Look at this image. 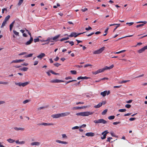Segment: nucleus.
Returning <instances> with one entry per match:
<instances>
[{"label": "nucleus", "mask_w": 147, "mask_h": 147, "mask_svg": "<svg viewBox=\"0 0 147 147\" xmlns=\"http://www.w3.org/2000/svg\"><path fill=\"white\" fill-rule=\"evenodd\" d=\"M94 112H90L88 111L80 112L77 113L76 115L78 116H88L89 115H92Z\"/></svg>", "instance_id": "obj_1"}, {"label": "nucleus", "mask_w": 147, "mask_h": 147, "mask_svg": "<svg viewBox=\"0 0 147 147\" xmlns=\"http://www.w3.org/2000/svg\"><path fill=\"white\" fill-rule=\"evenodd\" d=\"M93 122L95 123H102L103 124H106L107 122L106 120L102 119L94 120Z\"/></svg>", "instance_id": "obj_2"}, {"label": "nucleus", "mask_w": 147, "mask_h": 147, "mask_svg": "<svg viewBox=\"0 0 147 147\" xmlns=\"http://www.w3.org/2000/svg\"><path fill=\"white\" fill-rule=\"evenodd\" d=\"M15 83L16 85L20 87H21V86L24 87L28 85L29 84V82H27L23 83L21 82H19L18 83L15 82Z\"/></svg>", "instance_id": "obj_3"}, {"label": "nucleus", "mask_w": 147, "mask_h": 147, "mask_svg": "<svg viewBox=\"0 0 147 147\" xmlns=\"http://www.w3.org/2000/svg\"><path fill=\"white\" fill-rule=\"evenodd\" d=\"M105 49V47H103L100 49L95 51L93 52V54H99L101 53Z\"/></svg>", "instance_id": "obj_4"}, {"label": "nucleus", "mask_w": 147, "mask_h": 147, "mask_svg": "<svg viewBox=\"0 0 147 147\" xmlns=\"http://www.w3.org/2000/svg\"><path fill=\"white\" fill-rule=\"evenodd\" d=\"M85 32H84L83 33H79L77 34V33H76L75 32H72L71 33L70 35H68V37H74L76 38V37L78 36Z\"/></svg>", "instance_id": "obj_5"}, {"label": "nucleus", "mask_w": 147, "mask_h": 147, "mask_svg": "<svg viewBox=\"0 0 147 147\" xmlns=\"http://www.w3.org/2000/svg\"><path fill=\"white\" fill-rule=\"evenodd\" d=\"M109 133L107 130H106L102 132V135H103V137H101V139L102 140H103L106 138L107 134Z\"/></svg>", "instance_id": "obj_6"}, {"label": "nucleus", "mask_w": 147, "mask_h": 147, "mask_svg": "<svg viewBox=\"0 0 147 147\" xmlns=\"http://www.w3.org/2000/svg\"><path fill=\"white\" fill-rule=\"evenodd\" d=\"M147 49V45H146L141 49L138 51V52L139 53H141L144 52L145 50Z\"/></svg>", "instance_id": "obj_7"}, {"label": "nucleus", "mask_w": 147, "mask_h": 147, "mask_svg": "<svg viewBox=\"0 0 147 147\" xmlns=\"http://www.w3.org/2000/svg\"><path fill=\"white\" fill-rule=\"evenodd\" d=\"M147 23V22L146 21H139L138 22H136L137 23H143L144 24H139L137 25L136 26V27L137 28H139V27L142 26L144 25V24H146Z\"/></svg>", "instance_id": "obj_8"}, {"label": "nucleus", "mask_w": 147, "mask_h": 147, "mask_svg": "<svg viewBox=\"0 0 147 147\" xmlns=\"http://www.w3.org/2000/svg\"><path fill=\"white\" fill-rule=\"evenodd\" d=\"M54 124L53 123H39L38 124V125H42L44 126H50L52 125H53Z\"/></svg>", "instance_id": "obj_9"}, {"label": "nucleus", "mask_w": 147, "mask_h": 147, "mask_svg": "<svg viewBox=\"0 0 147 147\" xmlns=\"http://www.w3.org/2000/svg\"><path fill=\"white\" fill-rule=\"evenodd\" d=\"M51 117L53 118H57L61 117L60 113L53 114L51 115Z\"/></svg>", "instance_id": "obj_10"}, {"label": "nucleus", "mask_w": 147, "mask_h": 147, "mask_svg": "<svg viewBox=\"0 0 147 147\" xmlns=\"http://www.w3.org/2000/svg\"><path fill=\"white\" fill-rule=\"evenodd\" d=\"M64 81L61 80L55 79L51 80L50 82L51 83H60L64 82Z\"/></svg>", "instance_id": "obj_11"}, {"label": "nucleus", "mask_w": 147, "mask_h": 147, "mask_svg": "<svg viewBox=\"0 0 147 147\" xmlns=\"http://www.w3.org/2000/svg\"><path fill=\"white\" fill-rule=\"evenodd\" d=\"M102 72V70L101 69H100L95 71H92V73L93 74L95 75Z\"/></svg>", "instance_id": "obj_12"}, {"label": "nucleus", "mask_w": 147, "mask_h": 147, "mask_svg": "<svg viewBox=\"0 0 147 147\" xmlns=\"http://www.w3.org/2000/svg\"><path fill=\"white\" fill-rule=\"evenodd\" d=\"M70 114V113L69 112H66L64 113H60L61 117H63L67 116Z\"/></svg>", "instance_id": "obj_13"}, {"label": "nucleus", "mask_w": 147, "mask_h": 147, "mask_svg": "<svg viewBox=\"0 0 147 147\" xmlns=\"http://www.w3.org/2000/svg\"><path fill=\"white\" fill-rule=\"evenodd\" d=\"M87 107V106H83L82 107H74L72 108V109L73 110H78L82 109L84 108H86Z\"/></svg>", "instance_id": "obj_14"}, {"label": "nucleus", "mask_w": 147, "mask_h": 147, "mask_svg": "<svg viewBox=\"0 0 147 147\" xmlns=\"http://www.w3.org/2000/svg\"><path fill=\"white\" fill-rule=\"evenodd\" d=\"M24 61V59H16L15 60H13L12 62H11L10 63H18L21 62H23Z\"/></svg>", "instance_id": "obj_15"}, {"label": "nucleus", "mask_w": 147, "mask_h": 147, "mask_svg": "<svg viewBox=\"0 0 147 147\" xmlns=\"http://www.w3.org/2000/svg\"><path fill=\"white\" fill-rule=\"evenodd\" d=\"M33 40V38L32 37H31L30 38V40L27 41L25 43V44L26 45H30L32 42Z\"/></svg>", "instance_id": "obj_16"}, {"label": "nucleus", "mask_w": 147, "mask_h": 147, "mask_svg": "<svg viewBox=\"0 0 147 147\" xmlns=\"http://www.w3.org/2000/svg\"><path fill=\"white\" fill-rule=\"evenodd\" d=\"M45 56V55L44 53H41L39 55L37 56V58L40 59H41L43 57Z\"/></svg>", "instance_id": "obj_17"}, {"label": "nucleus", "mask_w": 147, "mask_h": 147, "mask_svg": "<svg viewBox=\"0 0 147 147\" xmlns=\"http://www.w3.org/2000/svg\"><path fill=\"white\" fill-rule=\"evenodd\" d=\"M40 144V143L39 142H32L31 144L32 146H39Z\"/></svg>", "instance_id": "obj_18"}, {"label": "nucleus", "mask_w": 147, "mask_h": 147, "mask_svg": "<svg viewBox=\"0 0 147 147\" xmlns=\"http://www.w3.org/2000/svg\"><path fill=\"white\" fill-rule=\"evenodd\" d=\"M56 142L57 143H61L62 144H68L67 142L65 141H61L60 140H56Z\"/></svg>", "instance_id": "obj_19"}, {"label": "nucleus", "mask_w": 147, "mask_h": 147, "mask_svg": "<svg viewBox=\"0 0 147 147\" xmlns=\"http://www.w3.org/2000/svg\"><path fill=\"white\" fill-rule=\"evenodd\" d=\"M102 105V102H99L97 105L94 106V107L95 108H98L101 107Z\"/></svg>", "instance_id": "obj_20"}, {"label": "nucleus", "mask_w": 147, "mask_h": 147, "mask_svg": "<svg viewBox=\"0 0 147 147\" xmlns=\"http://www.w3.org/2000/svg\"><path fill=\"white\" fill-rule=\"evenodd\" d=\"M14 129L16 131L21 130L23 131L24 130V128L22 127H16L14 128Z\"/></svg>", "instance_id": "obj_21"}, {"label": "nucleus", "mask_w": 147, "mask_h": 147, "mask_svg": "<svg viewBox=\"0 0 147 147\" xmlns=\"http://www.w3.org/2000/svg\"><path fill=\"white\" fill-rule=\"evenodd\" d=\"M86 135L88 136H93L94 135V134L92 132H88L86 133Z\"/></svg>", "instance_id": "obj_22"}, {"label": "nucleus", "mask_w": 147, "mask_h": 147, "mask_svg": "<svg viewBox=\"0 0 147 147\" xmlns=\"http://www.w3.org/2000/svg\"><path fill=\"white\" fill-rule=\"evenodd\" d=\"M88 78L85 76V77H82V76H80L78 77L77 78V80H80V79H82V80H84V79H87Z\"/></svg>", "instance_id": "obj_23"}, {"label": "nucleus", "mask_w": 147, "mask_h": 147, "mask_svg": "<svg viewBox=\"0 0 147 147\" xmlns=\"http://www.w3.org/2000/svg\"><path fill=\"white\" fill-rule=\"evenodd\" d=\"M15 21H14L9 26V30L10 31H11L13 27V24H14Z\"/></svg>", "instance_id": "obj_24"}, {"label": "nucleus", "mask_w": 147, "mask_h": 147, "mask_svg": "<svg viewBox=\"0 0 147 147\" xmlns=\"http://www.w3.org/2000/svg\"><path fill=\"white\" fill-rule=\"evenodd\" d=\"M115 25H117V26L114 29V30H113V32H114L116 30V29L117 28V27H119V26L120 25V24H110L109 26H114Z\"/></svg>", "instance_id": "obj_25"}, {"label": "nucleus", "mask_w": 147, "mask_h": 147, "mask_svg": "<svg viewBox=\"0 0 147 147\" xmlns=\"http://www.w3.org/2000/svg\"><path fill=\"white\" fill-rule=\"evenodd\" d=\"M107 92V91H105L103 92H102L100 93V94L102 95L103 97H105L106 96Z\"/></svg>", "instance_id": "obj_26"}, {"label": "nucleus", "mask_w": 147, "mask_h": 147, "mask_svg": "<svg viewBox=\"0 0 147 147\" xmlns=\"http://www.w3.org/2000/svg\"><path fill=\"white\" fill-rule=\"evenodd\" d=\"M60 34H59L55 36L52 38V40H54L55 41H57V40H56L60 37Z\"/></svg>", "instance_id": "obj_27"}, {"label": "nucleus", "mask_w": 147, "mask_h": 147, "mask_svg": "<svg viewBox=\"0 0 147 147\" xmlns=\"http://www.w3.org/2000/svg\"><path fill=\"white\" fill-rule=\"evenodd\" d=\"M52 40V38H50L49 37L47 38V40H41V42L48 41L49 42L48 43H47V44H48L49 42H52V41H51Z\"/></svg>", "instance_id": "obj_28"}, {"label": "nucleus", "mask_w": 147, "mask_h": 147, "mask_svg": "<svg viewBox=\"0 0 147 147\" xmlns=\"http://www.w3.org/2000/svg\"><path fill=\"white\" fill-rule=\"evenodd\" d=\"M7 141L10 143H13L15 141V140H14L11 139V138L8 139L7 140Z\"/></svg>", "instance_id": "obj_29"}, {"label": "nucleus", "mask_w": 147, "mask_h": 147, "mask_svg": "<svg viewBox=\"0 0 147 147\" xmlns=\"http://www.w3.org/2000/svg\"><path fill=\"white\" fill-rule=\"evenodd\" d=\"M32 55H33V54L31 53V54H30L28 55H25L24 56V57L25 58H28V57H32Z\"/></svg>", "instance_id": "obj_30"}, {"label": "nucleus", "mask_w": 147, "mask_h": 147, "mask_svg": "<svg viewBox=\"0 0 147 147\" xmlns=\"http://www.w3.org/2000/svg\"><path fill=\"white\" fill-rule=\"evenodd\" d=\"M130 80H123L121 81V82H119V83L120 84H122L123 83H125L127 82H129Z\"/></svg>", "instance_id": "obj_31"}, {"label": "nucleus", "mask_w": 147, "mask_h": 147, "mask_svg": "<svg viewBox=\"0 0 147 147\" xmlns=\"http://www.w3.org/2000/svg\"><path fill=\"white\" fill-rule=\"evenodd\" d=\"M28 68L26 67H24L23 68L20 69L22 71H26L27 70Z\"/></svg>", "instance_id": "obj_32"}, {"label": "nucleus", "mask_w": 147, "mask_h": 147, "mask_svg": "<svg viewBox=\"0 0 147 147\" xmlns=\"http://www.w3.org/2000/svg\"><path fill=\"white\" fill-rule=\"evenodd\" d=\"M69 39V37H66V38H62L61 39H60V40L61 41H63L64 40H67L68 39Z\"/></svg>", "instance_id": "obj_33"}, {"label": "nucleus", "mask_w": 147, "mask_h": 147, "mask_svg": "<svg viewBox=\"0 0 147 147\" xmlns=\"http://www.w3.org/2000/svg\"><path fill=\"white\" fill-rule=\"evenodd\" d=\"M115 117L114 116H110L108 117V119L109 120H112L114 119Z\"/></svg>", "instance_id": "obj_34"}, {"label": "nucleus", "mask_w": 147, "mask_h": 147, "mask_svg": "<svg viewBox=\"0 0 147 147\" xmlns=\"http://www.w3.org/2000/svg\"><path fill=\"white\" fill-rule=\"evenodd\" d=\"M126 110L125 109H119L118 110L119 112H124L126 111Z\"/></svg>", "instance_id": "obj_35"}, {"label": "nucleus", "mask_w": 147, "mask_h": 147, "mask_svg": "<svg viewBox=\"0 0 147 147\" xmlns=\"http://www.w3.org/2000/svg\"><path fill=\"white\" fill-rule=\"evenodd\" d=\"M102 70V72L106 70H107L108 69H110L109 67H108L107 66H106L105 68H103L102 69H101Z\"/></svg>", "instance_id": "obj_36"}, {"label": "nucleus", "mask_w": 147, "mask_h": 147, "mask_svg": "<svg viewBox=\"0 0 147 147\" xmlns=\"http://www.w3.org/2000/svg\"><path fill=\"white\" fill-rule=\"evenodd\" d=\"M107 109H105V110H104L102 113V115H105L107 112Z\"/></svg>", "instance_id": "obj_37"}, {"label": "nucleus", "mask_w": 147, "mask_h": 147, "mask_svg": "<svg viewBox=\"0 0 147 147\" xmlns=\"http://www.w3.org/2000/svg\"><path fill=\"white\" fill-rule=\"evenodd\" d=\"M10 18V16L9 15H8L7 16L5 17V19H4V20L7 22L9 20Z\"/></svg>", "instance_id": "obj_38"}, {"label": "nucleus", "mask_w": 147, "mask_h": 147, "mask_svg": "<svg viewBox=\"0 0 147 147\" xmlns=\"http://www.w3.org/2000/svg\"><path fill=\"white\" fill-rule=\"evenodd\" d=\"M50 72L52 74H54V75H59V73L55 72L53 71L52 70H50Z\"/></svg>", "instance_id": "obj_39"}, {"label": "nucleus", "mask_w": 147, "mask_h": 147, "mask_svg": "<svg viewBox=\"0 0 147 147\" xmlns=\"http://www.w3.org/2000/svg\"><path fill=\"white\" fill-rule=\"evenodd\" d=\"M24 0H19V2L18 3V6H20L21 5L22 3H23V1Z\"/></svg>", "instance_id": "obj_40"}, {"label": "nucleus", "mask_w": 147, "mask_h": 147, "mask_svg": "<svg viewBox=\"0 0 147 147\" xmlns=\"http://www.w3.org/2000/svg\"><path fill=\"white\" fill-rule=\"evenodd\" d=\"M6 22H7L6 21H5L4 20L1 26V28L3 27L6 24Z\"/></svg>", "instance_id": "obj_41"}, {"label": "nucleus", "mask_w": 147, "mask_h": 147, "mask_svg": "<svg viewBox=\"0 0 147 147\" xmlns=\"http://www.w3.org/2000/svg\"><path fill=\"white\" fill-rule=\"evenodd\" d=\"M13 32L14 34L16 36H19V33L15 30H13Z\"/></svg>", "instance_id": "obj_42"}, {"label": "nucleus", "mask_w": 147, "mask_h": 147, "mask_svg": "<svg viewBox=\"0 0 147 147\" xmlns=\"http://www.w3.org/2000/svg\"><path fill=\"white\" fill-rule=\"evenodd\" d=\"M70 72L72 74H76L77 73V71L75 70H71L70 71Z\"/></svg>", "instance_id": "obj_43"}, {"label": "nucleus", "mask_w": 147, "mask_h": 147, "mask_svg": "<svg viewBox=\"0 0 147 147\" xmlns=\"http://www.w3.org/2000/svg\"><path fill=\"white\" fill-rule=\"evenodd\" d=\"M47 106H46V107H40L38 108L37 109H38V110H40L41 109H44V108H47Z\"/></svg>", "instance_id": "obj_44"}, {"label": "nucleus", "mask_w": 147, "mask_h": 147, "mask_svg": "<svg viewBox=\"0 0 147 147\" xmlns=\"http://www.w3.org/2000/svg\"><path fill=\"white\" fill-rule=\"evenodd\" d=\"M27 53H26V52H22V53H20V54H18V55H19V56L22 55H25Z\"/></svg>", "instance_id": "obj_45"}, {"label": "nucleus", "mask_w": 147, "mask_h": 147, "mask_svg": "<svg viewBox=\"0 0 147 147\" xmlns=\"http://www.w3.org/2000/svg\"><path fill=\"white\" fill-rule=\"evenodd\" d=\"M39 41V39L38 38H34V41L35 42H38Z\"/></svg>", "instance_id": "obj_46"}, {"label": "nucleus", "mask_w": 147, "mask_h": 147, "mask_svg": "<svg viewBox=\"0 0 147 147\" xmlns=\"http://www.w3.org/2000/svg\"><path fill=\"white\" fill-rule=\"evenodd\" d=\"M113 138L112 137H110L107 138V142H110V140Z\"/></svg>", "instance_id": "obj_47"}, {"label": "nucleus", "mask_w": 147, "mask_h": 147, "mask_svg": "<svg viewBox=\"0 0 147 147\" xmlns=\"http://www.w3.org/2000/svg\"><path fill=\"white\" fill-rule=\"evenodd\" d=\"M54 65L56 67H58L61 65V64L57 63L54 64Z\"/></svg>", "instance_id": "obj_48"}, {"label": "nucleus", "mask_w": 147, "mask_h": 147, "mask_svg": "<svg viewBox=\"0 0 147 147\" xmlns=\"http://www.w3.org/2000/svg\"><path fill=\"white\" fill-rule=\"evenodd\" d=\"M131 105L129 104H126L125 105V107L127 108H129L131 107Z\"/></svg>", "instance_id": "obj_49"}, {"label": "nucleus", "mask_w": 147, "mask_h": 147, "mask_svg": "<svg viewBox=\"0 0 147 147\" xmlns=\"http://www.w3.org/2000/svg\"><path fill=\"white\" fill-rule=\"evenodd\" d=\"M79 127L78 126H75L74 127L72 128V129H79Z\"/></svg>", "instance_id": "obj_50"}, {"label": "nucleus", "mask_w": 147, "mask_h": 147, "mask_svg": "<svg viewBox=\"0 0 147 147\" xmlns=\"http://www.w3.org/2000/svg\"><path fill=\"white\" fill-rule=\"evenodd\" d=\"M133 36V35H129V36H125L121 37V38H119V39H122V38H126V37H131V36Z\"/></svg>", "instance_id": "obj_51"}, {"label": "nucleus", "mask_w": 147, "mask_h": 147, "mask_svg": "<svg viewBox=\"0 0 147 147\" xmlns=\"http://www.w3.org/2000/svg\"><path fill=\"white\" fill-rule=\"evenodd\" d=\"M9 84V83L7 82H2V84L4 85H7Z\"/></svg>", "instance_id": "obj_52"}, {"label": "nucleus", "mask_w": 147, "mask_h": 147, "mask_svg": "<svg viewBox=\"0 0 147 147\" xmlns=\"http://www.w3.org/2000/svg\"><path fill=\"white\" fill-rule=\"evenodd\" d=\"M120 123H121V122L120 121L115 122H113V124L114 125H117L118 124H119Z\"/></svg>", "instance_id": "obj_53"}, {"label": "nucleus", "mask_w": 147, "mask_h": 147, "mask_svg": "<svg viewBox=\"0 0 147 147\" xmlns=\"http://www.w3.org/2000/svg\"><path fill=\"white\" fill-rule=\"evenodd\" d=\"M91 29H92V28L90 26H89L88 28H85V30L87 31Z\"/></svg>", "instance_id": "obj_54"}, {"label": "nucleus", "mask_w": 147, "mask_h": 147, "mask_svg": "<svg viewBox=\"0 0 147 147\" xmlns=\"http://www.w3.org/2000/svg\"><path fill=\"white\" fill-rule=\"evenodd\" d=\"M38 61H36L34 62V65H36L38 63Z\"/></svg>", "instance_id": "obj_55"}, {"label": "nucleus", "mask_w": 147, "mask_h": 147, "mask_svg": "<svg viewBox=\"0 0 147 147\" xmlns=\"http://www.w3.org/2000/svg\"><path fill=\"white\" fill-rule=\"evenodd\" d=\"M92 65L90 64H87L84 65V67H87L89 66H92Z\"/></svg>", "instance_id": "obj_56"}, {"label": "nucleus", "mask_w": 147, "mask_h": 147, "mask_svg": "<svg viewBox=\"0 0 147 147\" xmlns=\"http://www.w3.org/2000/svg\"><path fill=\"white\" fill-rule=\"evenodd\" d=\"M74 81H76V80H69V81H68V82H67L66 83V84L69 83L70 82H74Z\"/></svg>", "instance_id": "obj_57"}, {"label": "nucleus", "mask_w": 147, "mask_h": 147, "mask_svg": "<svg viewBox=\"0 0 147 147\" xmlns=\"http://www.w3.org/2000/svg\"><path fill=\"white\" fill-rule=\"evenodd\" d=\"M29 100H25L24 101H23V104H25L27 103L28 102H29Z\"/></svg>", "instance_id": "obj_58"}, {"label": "nucleus", "mask_w": 147, "mask_h": 147, "mask_svg": "<svg viewBox=\"0 0 147 147\" xmlns=\"http://www.w3.org/2000/svg\"><path fill=\"white\" fill-rule=\"evenodd\" d=\"M62 138H67V136H66L65 134H63L62 135Z\"/></svg>", "instance_id": "obj_59"}, {"label": "nucleus", "mask_w": 147, "mask_h": 147, "mask_svg": "<svg viewBox=\"0 0 147 147\" xmlns=\"http://www.w3.org/2000/svg\"><path fill=\"white\" fill-rule=\"evenodd\" d=\"M134 24V22H127L126 23V24H129L130 26Z\"/></svg>", "instance_id": "obj_60"}, {"label": "nucleus", "mask_w": 147, "mask_h": 147, "mask_svg": "<svg viewBox=\"0 0 147 147\" xmlns=\"http://www.w3.org/2000/svg\"><path fill=\"white\" fill-rule=\"evenodd\" d=\"M136 119V118L134 117L131 118L129 119V120L130 121H134Z\"/></svg>", "instance_id": "obj_61"}, {"label": "nucleus", "mask_w": 147, "mask_h": 147, "mask_svg": "<svg viewBox=\"0 0 147 147\" xmlns=\"http://www.w3.org/2000/svg\"><path fill=\"white\" fill-rule=\"evenodd\" d=\"M72 79V78L71 76H68L65 78V79L66 80Z\"/></svg>", "instance_id": "obj_62"}, {"label": "nucleus", "mask_w": 147, "mask_h": 147, "mask_svg": "<svg viewBox=\"0 0 147 147\" xmlns=\"http://www.w3.org/2000/svg\"><path fill=\"white\" fill-rule=\"evenodd\" d=\"M88 10V9L87 8H84L83 9H82V11L83 12H85V11Z\"/></svg>", "instance_id": "obj_63"}, {"label": "nucleus", "mask_w": 147, "mask_h": 147, "mask_svg": "<svg viewBox=\"0 0 147 147\" xmlns=\"http://www.w3.org/2000/svg\"><path fill=\"white\" fill-rule=\"evenodd\" d=\"M59 59V57H57L55 58L54 59V60L56 61H58Z\"/></svg>", "instance_id": "obj_64"}]
</instances>
